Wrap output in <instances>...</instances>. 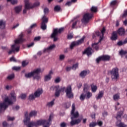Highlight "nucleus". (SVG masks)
<instances>
[{
    "label": "nucleus",
    "mask_w": 127,
    "mask_h": 127,
    "mask_svg": "<svg viewBox=\"0 0 127 127\" xmlns=\"http://www.w3.org/2000/svg\"><path fill=\"white\" fill-rule=\"evenodd\" d=\"M13 102L10 100L8 97H6L3 103H0V114H1L2 112H4V111L8 108L9 105H12Z\"/></svg>",
    "instance_id": "nucleus-5"
},
{
    "label": "nucleus",
    "mask_w": 127,
    "mask_h": 127,
    "mask_svg": "<svg viewBox=\"0 0 127 127\" xmlns=\"http://www.w3.org/2000/svg\"><path fill=\"white\" fill-rule=\"evenodd\" d=\"M27 65H28V62H26L25 61H24L22 62V67H25L26 66H27Z\"/></svg>",
    "instance_id": "nucleus-42"
},
{
    "label": "nucleus",
    "mask_w": 127,
    "mask_h": 127,
    "mask_svg": "<svg viewBox=\"0 0 127 127\" xmlns=\"http://www.w3.org/2000/svg\"><path fill=\"white\" fill-rule=\"evenodd\" d=\"M10 95H11V98L12 99V100L14 102H15V101H16V96H15V93L14 92H11L10 93Z\"/></svg>",
    "instance_id": "nucleus-29"
},
{
    "label": "nucleus",
    "mask_w": 127,
    "mask_h": 127,
    "mask_svg": "<svg viewBox=\"0 0 127 127\" xmlns=\"http://www.w3.org/2000/svg\"><path fill=\"white\" fill-rule=\"evenodd\" d=\"M113 100L114 101H118V100H120V95L118 94H116L113 96Z\"/></svg>",
    "instance_id": "nucleus-36"
},
{
    "label": "nucleus",
    "mask_w": 127,
    "mask_h": 127,
    "mask_svg": "<svg viewBox=\"0 0 127 127\" xmlns=\"http://www.w3.org/2000/svg\"><path fill=\"white\" fill-rule=\"evenodd\" d=\"M117 45H118V46H122V45H124V42L122 41H120L117 43Z\"/></svg>",
    "instance_id": "nucleus-56"
},
{
    "label": "nucleus",
    "mask_w": 127,
    "mask_h": 127,
    "mask_svg": "<svg viewBox=\"0 0 127 127\" xmlns=\"http://www.w3.org/2000/svg\"><path fill=\"white\" fill-rule=\"evenodd\" d=\"M90 87L92 93H96V92H97V90H98L97 85H94V83H92L90 85Z\"/></svg>",
    "instance_id": "nucleus-20"
},
{
    "label": "nucleus",
    "mask_w": 127,
    "mask_h": 127,
    "mask_svg": "<svg viewBox=\"0 0 127 127\" xmlns=\"http://www.w3.org/2000/svg\"><path fill=\"white\" fill-rule=\"evenodd\" d=\"M36 96L34 94H32L29 95V98H28V100H29V101H31L32 100H34L35 99Z\"/></svg>",
    "instance_id": "nucleus-39"
},
{
    "label": "nucleus",
    "mask_w": 127,
    "mask_h": 127,
    "mask_svg": "<svg viewBox=\"0 0 127 127\" xmlns=\"http://www.w3.org/2000/svg\"><path fill=\"white\" fill-rule=\"evenodd\" d=\"M122 116H123V111L118 112L117 116L116 117L118 120L117 122L116 123V125L118 127H127V125L121 122V121H122Z\"/></svg>",
    "instance_id": "nucleus-7"
},
{
    "label": "nucleus",
    "mask_w": 127,
    "mask_h": 127,
    "mask_svg": "<svg viewBox=\"0 0 127 127\" xmlns=\"http://www.w3.org/2000/svg\"><path fill=\"white\" fill-rule=\"evenodd\" d=\"M106 32V28L103 27L101 30L102 36H100L99 42H101L102 40L104 39V34Z\"/></svg>",
    "instance_id": "nucleus-22"
},
{
    "label": "nucleus",
    "mask_w": 127,
    "mask_h": 127,
    "mask_svg": "<svg viewBox=\"0 0 127 127\" xmlns=\"http://www.w3.org/2000/svg\"><path fill=\"white\" fill-rule=\"evenodd\" d=\"M78 64H73L72 66V69H73V70H76V69L78 68Z\"/></svg>",
    "instance_id": "nucleus-48"
},
{
    "label": "nucleus",
    "mask_w": 127,
    "mask_h": 127,
    "mask_svg": "<svg viewBox=\"0 0 127 127\" xmlns=\"http://www.w3.org/2000/svg\"><path fill=\"white\" fill-rule=\"evenodd\" d=\"M42 23H48V18L46 16L44 15L42 18Z\"/></svg>",
    "instance_id": "nucleus-26"
},
{
    "label": "nucleus",
    "mask_w": 127,
    "mask_h": 127,
    "mask_svg": "<svg viewBox=\"0 0 127 127\" xmlns=\"http://www.w3.org/2000/svg\"><path fill=\"white\" fill-rule=\"evenodd\" d=\"M24 2L25 3V8L28 9H30V8H33L40 5V2L39 1L35 2L32 5L31 3H29V0H25Z\"/></svg>",
    "instance_id": "nucleus-9"
},
{
    "label": "nucleus",
    "mask_w": 127,
    "mask_h": 127,
    "mask_svg": "<svg viewBox=\"0 0 127 127\" xmlns=\"http://www.w3.org/2000/svg\"><path fill=\"white\" fill-rule=\"evenodd\" d=\"M41 73V68H38L37 69H34L31 72L26 73L25 74V76L26 77V78H31V77H33V79L39 80V79H40V76H39V74Z\"/></svg>",
    "instance_id": "nucleus-4"
},
{
    "label": "nucleus",
    "mask_w": 127,
    "mask_h": 127,
    "mask_svg": "<svg viewBox=\"0 0 127 127\" xmlns=\"http://www.w3.org/2000/svg\"><path fill=\"white\" fill-rule=\"evenodd\" d=\"M59 59L61 61H63L64 59H65V55H61L60 56Z\"/></svg>",
    "instance_id": "nucleus-47"
},
{
    "label": "nucleus",
    "mask_w": 127,
    "mask_h": 127,
    "mask_svg": "<svg viewBox=\"0 0 127 127\" xmlns=\"http://www.w3.org/2000/svg\"><path fill=\"white\" fill-rule=\"evenodd\" d=\"M117 32L120 36H125L126 35V30L123 27L120 28Z\"/></svg>",
    "instance_id": "nucleus-12"
},
{
    "label": "nucleus",
    "mask_w": 127,
    "mask_h": 127,
    "mask_svg": "<svg viewBox=\"0 0 127 127\" xmlns=\"http://www.w3.org/2000/svg\"><path fill=\"white\" fill-rule=\"evenodd\" d=\"M119 3L118 0H113L110 2V6H115Z\"/></svg>",
    "instance_id": "nucleus-27"
},
{
    "label": "nucleus",
    "mask_w": 127,
    "mask_h": 127,
    "mask_svg": "<svg viewBox=\"0 0 127 127\" xmlns=\"http://www.w3.org/2000/svg\"><path fill=\"white\" fill-rule=\"evenodd\" d=\"M22 8V7L21 6H17L15 7L14 10L16 13H19V12L21 11Z\"/></svg>",
    "instance_id": "nucleus-24"
},
{
    "label": "nucleus",
    "mask_w": 127,
    "mask_h": 127,
    "mask_svg": "<svg viewBox=\"0 0 127 127\" xmlns=\"http://www.w3.org/2000/svg\"><path fill=\"white\" fill-rule=\"evenodd\" d=\"M13 78H14V75L13 74H10L7 77V78L8 79V80H11V79H13Z\"/></svg>",
    "instance_id": "nucleus-49"
},
{
    "label": "nucleus",
    "mask_w": 127,
    "mask_h": 127,
    "mask_svg": "<svg viewBox=\"0 0 127 127\" xmlns=\"http://www.w3.org/2000/svg\"><path fill=\"white\" fill-rule=\"evenodd\" d=\"M44 13L45 14L49 13V9L47 7H46L44 9Z\"/></svg>",
    "instance_id": "nucleus-46"
},
{
    "label": "nucleus",
    "mask_w": 127,
    "mask_h": 127,
    "mask_svg": "<svg viewBox=\"0 0 127 127\" xmlns=\"http://www.w3.org/2000/svg\"><path fill=\"white\" fill-rule=\"evenodd\" d=\"M37 26V24L36 23L33 24L31 25L30 28L32 29V28H35Z\"/></svg>",
    "instance_id": "nucleus-59"
},
{
    "label": "nucleus",
    "mask_w": 127,
    "mask_h": 127,
    "mask_svg": "<svg viewBox=\"0 0 127 127\" xmlns=\"http://www.w3.org/2000/svg\"><path fill=\"white\" fill-rule=\"evenodd\" d=\"M17 2V0H12V1H11V4H12L13 5H14V4H16Z\"/></svg>",
    "instance_id": "nucleus-50"
},
{
    "label": "nucleus",
    "mask_w": 127,
    "mask_h": 127,
    "mask_svg": "<svg viewBox=\"0 0 127 127\" xmlns=\"http://www.w3.org/2000/svg\"><path fill=\"white\" fill-rule=\"evenodd\" d=\"M76 106L75 104L73 103L72 105V110L71 112V121L70 122V125L71 127L73 126H75V125H79L82 121V119L78 118H79V112L76 111L75 112V109ZM78 118V119H77Z\"/></svg>",
    "instance_id": "nucleus-3"
},
{
    "label": "nucleus",
    "mask_w": 127,
    "mask_h": 127,
    "mask_svg": "<svg viewBox=\"0 0 127 127\" xmlns=\"http://www.w3.org/2000/svg\"><path fill=\"white\" fill-rule=\"evenodd\" d=\"M92 17H93V14L86 13L83 15V18L81 19V22L82 23L86 24L89 22L90 19H91Z\"/></svg>",
    "instance_id": "nucleus-11"
},
{
    "label": "nucleus",
    "mask_w": 127,
    "mask_h": 127,
    "mask_svg": "<svg viewBox=\"0 0 127 127\" xmlns=\"http://www.w3.org/2000/svg\"><path fill=\"white\" fill-rule=\"evenodd\" d=\"M88 90H89V85L87 83H85L84 85L83 92H88Z\"/></svg>",
    "instance_id": "nucleus-30"
},
{
    "label": "nucleus",
    "mask_w": 127,
    "mask_h": 127,
    "mask_svg": "<svg viewBox=\"0 0 127 127\" xmlns=\"http://www.w3.org/2000/svg\"><path fill=\"white\" fill-rule=\"evenodd\" d=\"M7 118L8 121L12 122V121H14V120H15L14 117H10V116H7Z\"/></svg>",
    "instance_id": "nucleus-45"
},
{
    "label": "nucleus",
    "mask_w": 127,
    "mask_h": 127,
    "mask_svg": "<svg viewBox=\"0 0 127 127\" xmlns=\"http://www.w3.org/2000/svg\"><path fill=\"white\" fill-rule=\"evenodd\" d=\"M85 38H86V37H85V36H83L81 39L78 40L76 41L72 42L70 46V49H73V48H74L75 46H79V45H81L82 43H84V40H85Z\"/></svg>",
    "instance_id": "nucleus-10"
},
{
    "label": "nucleus",
    "mask_w": 127,
    "mask_h": 127,
    "mask_svg": "<svg viewBox=\"0 0 127 127\" xmlns=\"http://www.w3.org/2000/svg\"><path fill=\"white\" fill-rule=\"evenodd\" d=\"M71 4H72V3L70 1L66 2V3L65 4V5L66 6H67H67H70V5H71Z\"/></svg>",
    "instance_id": "nucleus-58"
},
{
    "label": "nucleus",
    "mask_w": 127,
    "mask_h": 127,
    "mask_svg": "<svg viewBox=\"0 0 127 127\" xmlns=\"http://www.w3.org/2000/svg\"><path fill=\"white\" fill-rule=\"evenodd\" d=\"M42 93H43V90L42 89H38L36 91H35L34 93L36 98H39L41 95H42Z\"/></svg>",
    "instance_id": "nucleus-15"
},
{
    "label": "nucleus",
    "mask_w": 127,
    "mask_h": 127,
    "mask_svg": "<svg viewBox=\"0 0 127 127\" xmlns=\"http://www.w3.org/2000/svg\"><path fill=\"white\" fill-rule=\"evenodd\" d=\"M20 97H21V99H22V100H23L26 98V94H21Z\"/></svg>",
    "instance_id": "nucleus-51"
},
{
    "label": "nucleus",
    "mask_w": 127,
    "mask_h": 127,
    "mask_svg": "<svg viewBox=\"0 0 127 127\" xmlns=\"http://www.w3.org/2000/svg\"><path fill=\"white\" fill-rule=\"evenodd\" d=\"M100 43V41H99L98 43H93L91 45L92 48L96 50V51H98V50H99V43Z\"/></svg>",
    "instance_id": "nucleus-19"
},
{
    "label": "nucleus",
    "mask_w": 127,
    "mask_h": 127,
    "mask_svg": "<svg viewBox=\"0 0 127 127\" xmlns=\"http://www.w3.org/2000/svg\"><path fill=\"white\" fill-rule=\"evenodd\" d=\"M90 73V71L89 70H84L82 71L80 74H79V76L81 77V78H85V77L87 75H88V74H89Z\"/></svg>",
    "instance_id": "nucleus-14"
},
{
    "label": "nucleus",
    "mask_w": 127,
    "mask_h": 127,
    "mask_svg": "<svg viewBox=\"0 0 127 127\" xmlns=\"http://www.w3.org/2000/svg\"><path fill=\"white\" fill-rule=\"evenodd\" d=\"M78 22V21H75L74 22L72 23V28L74 29L75 28V26L77 25V23Z\"/></svg>",
    "instance_id": "nucleus-54"
},
{
    "label": "nucleus",
    "mask_w": 127,
    "mask_h": 127,
    "mask_svg": "<svg viewBox=\"0 0 127 127\" xmlns=\"http://www.w3.org/2000/svg\"><path fill=\"white\" fill-rule=\"evenodd\" d=\"M54 101H55V99H53L52 101L48 102L47 104V107H49V108H51V107H53V106L54 105Z\"/></svg>",
    "instance_id": "nucleus-28"
},
{
    "label": "nucleus",
    "mask_w": 127,
    "mask_h": 127,
    "mask_svg": "<svg viewBox=\"0 0 127 127\" xmlns=\"http://www.w3.org/2000/svg\"><path fill=\"white\" fill-rule=\"evenodd\" d=\"M90 10L92 12H97L98 10V8L97 7L93 6L91 9Z\"/></svg>",
    "instance_id": "nucleus-38"
},
{
    "label": "nucleus",
    "mask_w": 127,
    "mask_h": 127,
    "mask_svg": "<svg viewBox=\"0 0 127 127\" xmlns=\"http://www.w3.org/2000/svg\"><path fill=\"white\" fill-rule=\"evenodd\" d=\"M111 39L113 41H116L118 39V32L117 31L113 32Z\"/></svg>",
    "instance_id": "nucleus-16"
},
{
    "label": "nucleus",
    "mask_w": 127,
    "mask_h": 127,
    "mask_svg": "<svg viewBox=\"0 0 127 127\" xmlns=\"http://www.w3.org/2000/svg\"><path fill=\"white\" fill-rule=\"evenodd\" d=\"M73 38V35L72 34H69L67 36V39H72Z\"/></svg>",
    "instance_id": "nucleus-64"
},
{
    "label": "nucleus",
    "mask_w": 127,
    "mask_h": 127,
    "mask_svg": "<svg viewBox=\"0 0 127 127\" xmlns=\"http://www.w3.org/2000/svg\"><path fill=\"white\" fill-rule=\"evenodd\" d=\"M97 126V123L95 122H92L89 124V127H95Z\"/></svg>",
    "instance_id": "nucleus-40"
},
{
    "label": "nucleus",
    "mask_w": 127,
    "mask_h": 127,
    "mask_svg": "<svg viewBox=\"0 0 127 127\" xmlns=\"http://www.w3.org/2000/svg\"><path fill=\"white\" fill-rule=\"evenodd\" d=\"M97 123V125L99 126V127H102V126H103V121H99Z\"/></svg>",
    "instance_id": "nucleus-55"
},
{
    "label": "nucleus",
    "mask_w": 127,
    "mask_h": 127,
    "mask_svg": "<svg viewBox=\"0 0 127 127\" xmlns=\"http://www.w3.org/2000/svg\"><path fill=\"white\" fill-rule=\"evenodd\" d=\"M23 35L21 34L19 35L18 39H17L15 41V44H19V43H22L23 42Z\"/></svg>",
    "instance_id": "nucleus-17"
},
{
    "label": "nucleus",
    "mask_w": 127,
    "mask_h": 127,
    "mask_svg": "<svg viewBox=\"0 0 127 127\" xmlns=\"http://www.w3.org/2000/svg\"><path fill=\"white\" fill-rule=\"evenodd\" d=\"M85 94H86V99H90L91 97H92V93L90 92H85Z\"/></svg>",
    "instance_id": "nucleus-35"
},
{
    "label": "nucleus",
    "mask_w": 127,
    "mask_h": 127,
    "mask_svg": "<svg viewBox=\"0 0 127 127\" xmlns=\"http://www.w3.org/2000/svg\"><path fill=\"white\" fill-rule=\"evenodd\" d=\"M111 75V78L112 80H117L120 77V74H119V68L118 67L113 68L111 70L109 71Z\"/></svg>",
    "instance_id": "nucleus-8"
},
{
    "label": "nucleus",
    "mask_w": 127,
    "mask_h": 127,
    "mask_svg": "<svg viewBox=\"0 0 127 127\" xmlns=\"http://www.w3.org/2000/svg\"><path fill=\"white\" fill-rule=\"evenodd\" d=\"M104 96V91H101L99 92L98 96L96 97V100L102 99Z\"/></svg>",
    "instance_id": "nucleus-25"
},
{
    "label": "nucleus",
    "mask_w": 127,
    "mask_h": 127,
    "mask_svg": "<svg viewBox=\"0 0 127 127\" xmlns=\"http://www.w3.org/2000/svg\"><path fill=\"white\" fill-rule=\"evenodd\" d=\"M45 81H49L50 80H51V76L49 75V74H48V75H46L45 76Z\"/></svg>",
    "instance_id": "nucleus-41"
},
{
    "label": "nucleus",
    "mask_w": 127,
    "mask_h": 127,
    "mask_svg": "<svg viewBox=\"0 0 127 127\" xmlns=\"http://www.w3.org/2000/svg\"><path fill=\"white\" fill-rule=\"evenodd\" d=\"M40 39H41V37L38 36V37H35L34 40V41H39L40 40Z\"/></svg>",
    "instance_id": "nucleus-52"
},
{
    "label": "nucleus",
    "mask_w": 127,
    "mask_h": 127,
    "mask_svg": "<svg viewBox=\"0 0 127 127\" xmlns=\"http://www.w3.org/2000/svg\"><path fill=\"white\" fill-rule=\"evenodd\" d=\"M83 54H86L87 56H90V55H92V48L88 47L85 50V51L83 52Z\"/></svg>",
    "instance_id": "nucleus-13"
},
{
    "label": "nucleus",
    "mask_w": 127,
    "mask_h": 127,
    "mask_svg": "<svg viewBox=\"0 0 127 127\" xmlns=\"http://www.w3.org/2000/svg\"><path fill=\"white\" fill-rule=\"evenodd\" d=\"M20 66H14L12 67V70H14L15 71H19L20 70Z\"/></svg>",
    "instance_id": "nucleus-44"
},
{
    "label": "nucleus",
    "mask_w": 127,
    "mask_h": 127,
    "mask_svg": "<svg viewBox=\"0 0 127 127\" xmlns=\"http://www.w3.org/2000/svg\"><path fill=\"white\" fill-rule=\"evenodd\" d=\"M55 45L53 44L51 45L50 47H49L47 48H46L44 50V52H48V51H50V50H52V49H53V48H55Z\"/></svg>",
    "instance_id": "nucleus-23"
},
{
    "label": "nucleus",
    "mask_w": 127,
    "mask_h": 127,
    "mask_svg": "<svg viewBox=\"0 0 127 127\" xmlns=\"http://www.w3.org/2000/svg\"><path fill=\"white\" fill-rule=\"evenodd\" d=\"M54 89L56 90L55 94V97H59L61 92H64V91H65L66 96L68 99H73V98H74V93H73L72 86L71 85L67 86L66 88L65 87L60 88L59 85H57L54 87Z\"/></svg>",
    "instance_id": "nucleus-2"
},
{
    "label": "nucleus",
    "mask_w": 127,
    "mask_h": 127,
    "mask_svg": "<svg viewBox=\"0 0 127 127\" xmlns=\"http://www.w3.org/2000/svg\"><path fill=\"white\" fill-rule=\"evenodd\" d=\"M119 54L121 56H123V55H126V54H127V51H124V50H121L119 52Z\"/></svg>",
    "instance_id": "nucleus-37"
},
{
    "label": "nucleus",
    "mask_w": 127,
    "mask_h": 127,
    "mask_svg": "<svg viewBox=\"0 0 127 127\" xmlns=\"http://www.w3.org/2000/svg\"><path fill=\"white\" fill-rule=\"evenodd\" d=\"M10 61L11 62H16V59H15L13 57H12L10 58Z\"/></svg>",
    "instance_id": "nucleus-57"
},
{
    "label": "nucleus",
    "mask_w": 127,
    "mask_h": 127,
    "mask_svg": "<svg viewBox=\"0 0 127 127\" xmlns=\"http://www.w3.org/2000/svg\"><path fill=\"white\" fill-rule=\"evenodd\" d=\"M102 61H110L111 59V56L109 55H103L101 56Z\"/></svg>",
    "instance_id": "nucleus-18"
},
{
    "label": "nucleus",
    "mask_w": 127,
    "mask_h": 127,
    "mask_svg": "<svg viewBox=\"0 0 127 127\" xmlns=\"http://www.w3.org/2000/svg\"><path fill=\"white\" fill-rule=\"evenodd\" d=\"M61 9V7L60 5H56L54 7V11H56L57 12H59L60 10Z\"/></svg>",
    "instance_id": "nucleus-32"
},
{
    "label": "nucleus",
    "mask_w": 127,
    "mask_h": 127,
    "mask_svg": "<svg viewBox=\"0 0 127 127\" xmlns=\"http://www.w3.org/2000/svg\"><path fill=\"white\" fill-rule=\"evenodd\" d=\"M33 45H34V43L32 42L31 44H29L27 45V47L28 48H30V47H32V46H33Z\"/></svg>",
    "instance_id": "nucleus-61"
},
{
    "label": "nucleus",
    "mask_w": 127,
    "mask_h": 127,
    "mask_svg": "<svg viewBox=\"0 0 127 127\" xmlns=\"http://www.w3.org/2000/svg\"><path fill=\"white\" fill-rule=\"evenodd\" d=\"M15 48V45H13L11 46V50H10L8 52V54L9 55H10V54H11V53H12V52H14L15 50H14V48Z\"/></svg>",
    "instance_id": "nucleus-33"
},
{
    "label": "nucleus",
    "mask_w": 127,
    "mask_h": 127,
    "mask_svg": "<svg viewBox=\"0 0 127 127\" xmlns=\"http://www.w3.org/2000/svg\"><path fill=\"white\" fill-rule=\"evenodd\" d=\"M5 21L0 20V29H4L5 28Z\"/></svg>",
    "instance_id": "nucleus-21"
},
{
    "label": "nucleus",
    "mask_w": 127,
    "mask_h": 127,
    "mask_svg": "<svg viewBox=\"0 0 127 127\" xmlns=\"http://www.w3.org/2000/svg\"><path fill=\"white\" fill-rule=\"evenodd\" d=\"M2 126L3 127H7V123L6 122H3L2 123Z\"/></svg>",
    "instance_id": "nucleus-63"
},
{
    "label": "nucleus",
    "mask_w": 127,
    "mask_h": 127,
    "mask_svg": "<svg viewBox=\"0 0 127 127\" xmlns=\"http://www.w3.org/2000/svg\"><path fill=\"white\" fill-rule=\"evenodd\" d=\"M60 127H67V124H66V123H65V122H63L61 124Z\"/></svg>",
    "instance_id": "nucleus-53"
},
{
    "label": "nucleus",
    "mask_w": 127,
    "mask_h": 127,
    "mask_svg": "<svg viewBox=\"0 0 127 127\" xmlns=\"http://www.w3.org/2000/svg\"><path fill=\"white\" fill-rule=\"evenodd\" d=\"M41 28L43 30H46V28H47V25H46V23H41Z\"/></svg>",
    "instance_id": "nucleus-31"
},
{
    "label": "nucleus",
    "mask_w": 127,
    "mask_h": 127,
    "mask_svg": "<svg viewBox=\"0 0 127 127\" xmlns=\"http://www.w3.org/2000/svg\"><path fill=\"white\" fill-rule=\"evenodd\" d=\"M64 30V28H61L60 29L58 28H55L53 31V33L51 35V38H53L54 42H56L58 40V37L57 35L58 34H60L62 31Z\"/></svg>",
    "instance_id": "nucleus-6"
},
{
    "label": "nucleus",
    "mask_w": 127,
    "mask_h": 127,
    "mask_svg": "<svg viewBox=\"0 0 127 127\" xmlns=\"http://www.w3.org/2000/svg\"><path fill=\"white\" fill-rule=\"evenodd\" d=\"M96 63H98V64H99V63H100L101 61H103V59H102V56H100L97 59H96Z\"/></svg>",
    "instance_id": "nucleus-43"
},
{
    "label": "nucleus",
    "mask_w": 127,
    "mask_h": 127,
    "mask_svg": "<svg viewBox=\"0 0 127 127\" xmlns=\"http://www.w3.org/2000/svg\"><path fill=\"white\" fill-rule=\"evenodd\" d=\"M71 69H72V67H71V66H67L66 68V70L67 72H69V71H71Z\"/></svg>",
    "instance_id": "nucleus-62"
},
{
    "label": "nucleus",
    "mask_w": 127,
    "mask_h": 127,
    "mask_svg": "<svg viewBox=\"0 0 127 127\" xmlns=\"http://www.w3.org/2000/svg\"><path fill=\"white\" fill-rule=\"evenodd\" d=\"M37 115V112L36 111H31L29 115H28V112H25V118L24 119V123L25 126H27L28 127H38V126L44 125H49V123L51 122L52 119H53V115L51 114L49 116L48 120H39L35 122H30V118L32 117H35Z\"/></svg>",
    "instance_id": "nucleus-1"
},
{
    "label": "nucleus",
    "mask_w": 127,
    "mask_h": 127,
    "mask_svg": "<svg viewBox=\"0 0 127 127\" xmlns=\"http://www.w3.org/2000/svg\"><path fill=\"white\" fill-rule=\"evenodd\" d=\"M86 98V94L85 92H83L82 94H81L80 96V101H84Z\"/></svg>",
    "instance_id": "nucleus-34"
},
{
    "label": "nucleus",
    "mask_w": 127,
    "mask_h": 127,
    "mask_svg": "<svg viewBox=\"0 0 127 127\" xmlns=\"http://www.w3.org/2000/svg\"><path fill=\"white\" fill-rule=\"evenodd\" d=\"M61 81L60 77H58L55 80V83H59Z\"/></svg>",
    "instance_id": "nucleus-60"
}]
</instances>
